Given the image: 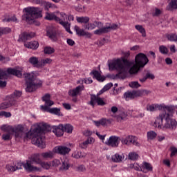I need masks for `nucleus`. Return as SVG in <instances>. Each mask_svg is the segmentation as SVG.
Here are the masks:
<instances>
[{
  "instance_id": "obj_1",
  "label": "nucleus",
  "mask_w": 177,
  "mask_h": 177,
  "mask_svg": "<svg viewBox=\"0 0 177 177\" xmlns=\"http://www.w3.org/2000/svg\"><path fill=\"white\" fill-rule=\"evenodd\" d=\"M50 131H52L56 136H63L64 133V125L60 124L58 126H53L50 128V126L46 123H39L33 130H30L26 134V136L32 139V145H35V146H37L40 149H45V142H44L42 137H41V134L44 133V132H49Z\"/></svg>"
},
{
  "instance_id": "obj_2",
  "label": "nucleus",
  "mask_w": 177,
  "mask_h": 177,
  "mask_svg": "<svg viewBox=\"0 0 177 177\" xmlns=\"http://www.w3.org/2000/svg\"><path fill=\"white\" fill-rule=\"evenodd\" d=\"M1 129L2 131H8V133H5L2 136L3 140H10L12 139L11 135H14L16 139H21L23 138H24V139H32L27 137V133L30 131L24 133V127L21 124L15 127L2 126Z\"/></svg>"
},
{
  "instance_id": "obj_3",
  "label": "nucleus",
  "mask_w": 177,
  "mask_h": 177,
  "mask_svg": "<svg viewBox=\"0 0 177 177\" xmlns=\"http://www.w3.org/2000/svg\"><path fill=\"white\" fill-rule=\"evenodd\" d=\"M176 125V120L170 118L169 113L166 112L160 113L153 123V127L159 129H175Z\"/></svg>"
},
{
  "instance_id": "obj_4",
  "label": "nucleus",
  "mask_w": 177,
  "mask_h": 177,
  "mask_svg": "<svg viewBox=\"0 0 177 177\" xmlns=\"http://www.w3.org/2000/svg\"><path fill=\"white\" fill-rule=\"evenodd\" d=\"M107 26L103 27V24L100 21H95L93 23L88 24L84 26L86 30H95L96 27L99 29L95 30L93 32L95 35H102V34H107L110 31L118 30V24H106Z\"/></svg>"
},
{
  "instance_id": "obj_5",
  "label": "nucleus",
  "mask_w": 177,
  "mask_h": 177,
  "mask_svg": "<svg viewBox=\"0 0 177 177\" xmlns=\"http://www.w3.org/2000/svg\"><path fill=\"white\" fill-rule=\"evenodd\" d=\"M127 66L122 64V62L120 59L114 60L113 62L109 64V70H118L119 73L116 75H108L109 78L112 80H125L128 75V71Z\"/></svg>"
},
{
  "instance_id": "obj_6",
  "label": "nucleus",
  "mask_w": 177,
  "mask_h": 177,
  "mask_svg": "<svg viewBox=\"0 0 177 177\" xmlns=\"http://www.w3.org/2000/svg\"><path fill=\"white\" fill-rule=\"evenodd\" d=\"M24 15H22V20L26 21L28 24H32L35 21V19L42 17V11L39 8L28 7L23 10Z\"/></svg>"
},
{
  "instance_id": "obj_7",
  "label": "nucleus",
  "mask_w": 177,
  "mask_h": 177,
  "mask_svg": "<svg viewBox=\"0 0 177 177\" xmlns=\"http://www.w3.org/2000/svg\"><path fill=\"white\" fill-rule=\"evenodd\" d=\"M24 76L26 82V92H34L36 89L41 87L42 82L37 80V76L34 73H24Z\"/></svg>"
},
{
  "instance_id": "obj_8",
  "label": "nucleus",
  "mask_w": 177,
  "mask_h": 177,
  "mask_svg": "<svg viewBox=\"0 0 177 177\" xmlns=\"http://www.w3.org/2000/svg\"><path fill=\"white\" fill-rule=\"evenodd\" d=\"M136 64H134L129 70L130 74H136L139 70H140V67H144L149 63V59L146 56V55L143 53H139L136 56Z\"/></svg>"
},
{
  "instance_id": "obj_9",
  "label": "nucleus",
  "mask_w": 177,
  "mask_h": 177,
  "mask_svg": "<svg viewBox=\"0 0 177 177\" xmlns=\"http://www.w3.org/2000/svg\"><path fill=\"white\" fill-rule=\"evenodd\" d=\"M120 142L122 145H126L127 146H131L134 145V146H138L139 143L136 139V137L133 136H127L126 137H122L120 138Z\"/></svg>"
},
{
  "instance_id": "obj_10",
  "label": "nucleus",
  "mask_w": 177,
  "mask_h": 177,
  "mask_svg": "<svg viewBox=\"0 0 177 177\" xmlns=\"http://www.w3.org/2000/svg\"><path fill=\"white\" fill-rule=\"evenodd\" d=\"M41 100L44 102V105L41 106V110L44 111V110H48L49 107H51V106H53L55 104V102L52 100H50V94L46 93L42 97Z\"/></svg>"
},
{
  "instance_id": "obj_11",
  "label": "nucleus",
  "mask_w": 177,
  "mask_h": 177,
  "mask_svg": "<svg viewBox=\"0 0 177 177\" xmlns=\"http://www.w3.org/2000/svg\"><path fill=\"white\" fill-rule=\"evenodd\" d=\"M97 104L98 106H106V102H104L99 95H91V101L88 102V104L95 107V104Z\"/></svg>"
},
{
  "instance_id": "obj_12",
  "label": "nucleus",
  "mask_w": 177,
  "mask_h": 177,
  "mask_svg": "<svg viewBox=\"0 0 177 177\" xmlns=\"http://www.w3.org/2000/svg\"><path fill=\"white\" fill-rule=\"evenodd\" d=\"M120 140H121L120 137L112 136L109 137L106 142H105V145H106V146H109L110 147H118Z\"/></svg>"
},
{
  "instance_id": "obj_13",
  "label": "nucleus",
  "mask_w": 177,
  "mask_h": 177,
  "mask_svg": "<svg viewBox=\"0 0 177 177\" xmlns=\"http://www.w3.org/2000/svg\"><path fill=\"white\" fill-rule=\"evenodd\" d=\"M34 163L30 160H27L25 163H20L19 165L24 167V169L27 171V172H34L35 171H39V167H35L32 165Z\"/></svg>"
},
{
  "instance_id": "obj_14",
  "label": "nucleus",
  "mask_w": 177,
  "mask_h": 177,
  "mask_svg": "<svg viewBox=\"0 0 177 177\" xmlns=\"http://www.w3.org/2000/svg\"><path fill=\"white\" fill-rule=\"evenodd\" d=\"M47 37L52 39V41H56L57 40V32L56 29L53 27L47 28Z\"/></svg>"
},
{
  "instance_id": "obj_15",
  "label": "nucleus",
  "mask_w": 177,
  "mask_h": 177,
  "mask_svg": "<svg viewBox=\"0 0 177 177\" xmlns=\"http://www.w3.org/2000/svg\"><path fill=\"white\" fill-rule=\"evenodd\" d=\"M55 151L58 154L66 156V154H68L71 151V149L66 146H58L55 147Z\"/></svg>"
},
{
  "instance_id": "obj_16",
  "label": "nucleus",
  "mask_w": 177,
  "mask_h": 177,
  "mask_svg": "<svg viewBox=\"0 0 177 177\" xmlns=\"http://www.w3.org/2000/svg\"><path fill=\"white\" fill-rule=\"evenodd\" d=\"M82 91H84V86H82V85L78 86L75 88L69 90L68 95H69V96H71L72 97H77V96L78 95H80V93H81V92H82Z\"/></svg>"
},
{
  "instance_id": "obj_17",
  "label": "nucleus",
  "mask_w": 177,
  "mask_h": 177,
  "mask_svg": "<svg viewBox=\"0 0 177 177\" xmlns=\"http://www.w3.org/2000/svg\"><path fill=\"white\" fill-rule=\"evenodd\" d=\"M133 93L135 97H142V96H147V95L151 93V91L146 89L133 91Z\"/></svg>"
},
{
  "instance_id": "obj_18",
  "label": "nucleus",
  "mask_w": 177,
  "mask_h": 177,
  "mask_svg": "<svg viewBox=\"0 0 177 177\" xmlns=\"http://www.w3.org/2000/svg\"><path fill=\"white\" fill-rule=\"evenodd\" d=\"M123 57H122L121 62L123 66H127V67H131L132 66V62L128 61V57L131 55L129 51L122 53Z\"/></svg>"
},
{
  "instance_id": "obj_19",
  "label": "nucleus",
  "mask_w": 177,
  "mask_h": 177,
  "mask_svg": "<svg viewBox=\"0 0 177 177\" xmlns=\"http://www.w3.org/2000/svg\"><path fill=\"white\" fill-rule=\"evenodd\" d=\"M176 109H177V105H170V106H166V105H160L159 106V110H161L162 113H172Z\"/></svg>"
},
{
  "instance_id": "obj_20",
  "label": "nucleus",
  "mask_w": 177,
  "mask_h": 177,
  "mask_svg": "<svg viewBox=\"0 0 177 177\" xmlns=\"http://www.w3.org/2000/svg\"><path fill=\"white\" fill-rule=\"evenodd\" d=\"M12 106H15V101L8 98V101L0 104V110H6V109H9V107H12Z\"/></svg>"
},
{
  "instance_id": "obj_21",
  "label": "nucleus",
  "mask_w": 177,
  "mask_h": 177,
  "mask_svg": "<svg viewBox=\"0 0 177 177\" xmlns=\"http://www.w3.org/2000/svg\"><path fill=\"white\" fill-rule=\"evenodd\" d=\"M95 143V139L92 137H88L87 140L80 144V149H86L88 145H93Z\"/></svg>"
},
{
  "instance_id": "obj_22",
  "label": "nucleus",
  "mask_w": 177,
  "mask_h": 177,
  "mask_svg": "<svg viewBox=\"0 0 177 177\" xmlns=\"http://www.w3.org/2000/svg\"><path fill=\"white\" fill-rule=\"evenodd\" d=\"M90 74L91 75H93V78H95V80L100 82H103V81L106 80V77L102 76L100 73H99L97 71H93Z\"/></svg>"
},
{
  "instance_id": "obj_23",
  "label": "nucleus",
  "mask_w": 177,
  "mask_h": 177,
  "mask_svg": "<svg viewBox=\"0 0 177 177\" xmlns=\"http://www.w3.org/2000/svg\"><path fill=\"white\" fill-rule=\"evenodd\" d=\"M45 19L46 20L50 21L55 20V21H57V23H59V21H60V17L56 16L55 12L46 13Z\"/></svg>"
},
{
  "instance_id": "obj_24",
  "label": "nucleus",
  "mask_w": 177,
  "mask_h": 177,
  "mask_svg": "<svg viewBox=\"0 0 177 177\" xmlns=\"http://www.w3.org/2000/svg\"><path fill=\"white\" fill-rule=\"evenodd\" d=\"M8 74H11L12 75H15L16 77H18V78H21L23 73H21V71L15 69V68H8L7 70Z\"/></svg>"
},
{
  "instance_id": "obj_25",
  "label": "nucleus",
  "mask_w": 177,
  "mask_h": 177,
  "mask_svg": "<svg viewBox=\"0 0 177 177\" xmlns=\"http://www.w3.org/2000/svg\"><path fill=\"white\" fill-rule=\"evenodd\" d=\"M29 160L32 162L33 164H37L39 165V164H41V162L42 161L41 160V155H39V153H35L32 155Z\"/></svg>"
},
{
  "instance_id": "obj_26",
  "label": "nucleus",
  "mask_w": 177,
  "mask_h": 177,
  "mask_svg": "<svg viewBox=\"0 0 177 177\" xmlns=\"http://www.w3.org/2000/svg\"><path fill=\"white\" fill-rule=\"evenodd\" d=\"M21 95H22L21 91H15L10 97H8V98L14 101V104L15 105L18 98L20 97Z\"/></svg>"
},
{
  "instance_id": "obj_27",
  "label": "nucleus",
  "mask_w": 177,
  "mask_h": 177,
  "mask_svg": "<svg viewBox=\"0 0 177 177\" xmlns=\"http://www.w3.org/2000/svg\"><path fill=\"white\" fill-rule=\"evenodd\" d=\"M24 46L26 48H28V49H37L38 46H39V44L37 41H33L25 43Z\"/></svg>"
},
{
  "instance_id": "obj_28",
  "label": "nucleus",
  "mask_w": 177,
  "mask_h": 177,
  "mask_svg": "<svg viewBox=\"0 0 177 177\" xmlns=\"http://www.w3.org/2000/svg\"><path fill=\"white\" fill-rule=\"evenodd\" d=\"M146 169L147 171H153V167H151V165L150 163L144 162L142 163V165L140 167V171L146 174Z\"/></svg>"
},
{
  "instance_id": "obj_29",
  "label": "nucleus",
  "mask_w": 177,
  "mask_h": 177,
  "mask_svg": "<svg viewBox=\"0 0 177 177\" xmlns=\"http://www.w3.org/2000/svg\"><path fill=\"white\" fill-rule=\"evenodd\" d=\"M28 62L30 64H32L33 67H37V68H39V60L38 59V57H30L28 59Z\"/></svg>"
},
{
  "instance_id": "obj_30",
  "label": "nucleus",
  "mask_w": 177,
  "mask_h": 177,
  "mask_svg": "<svg viewBox=\"0 0 177 177\" xmlns=\"http://www.w3.org/2000/svg\"><path fill=\"white\" fill-rule=\"evenodd\" d=\"M58 23L60 24L61 26H63L67 32H69V34H73V32H71V30H70V26H71V24H69L68 22L63 21H62V19H59Z\"/></svg>"
},
{
  "instance_id": "obj_31",
  "label": "nucleus",
  "mask_w": 177,
  "mask_h": 177,
  "mask_svg": "<svg viewBox=\"0 0 177 177\" xmlns=\"http://www.w3.org/2000/svg\"><path fill=\"white\" fill-rule=\"evenodd\" d=\"M50 63H52V59L50 58H46V59H42L39 61V68L40 67H45V66H46V64H50Z\"/></svg>"
},
{
  "instance_id": "obj_32",
  "label": "nucleus",
  "mask_w": 177,
  "mask_h": 177,
  "mask_svg": "<svg viewBox=\"0 0 177 177\" xmlns=\"http://www.w3.org/2000/svg\"><path fill=\"white\" fill-rule=\"evenodd\" d=\"M72 156L73 158H85L86 157V153L82 152V151H75L73 154Z\"/></svg>"
},
{
  "instance_id": "obj_33",
  "label": "nucleus",
  "mask_w": 177,
  "mask_h": 177,
  "mask_svg": "<svg viewBox=\"0 0 177 177\" xmlns=\"http://www.w3.org/2000/svg\"><path fill=\"white\" fill-rule=\"evenodd\" d=\"M6 168L8 171V172H15V171H17V169H21V165H20V164H18L17 166L15 167L7 165Z\"/></svg>"
},
{
  "instance_id": "obj_34",
  "label": "nucleus",
  "mask_w": 177,
  "mask_h": 177,
  "mask_svg": "<svg viewBox=\"0 0 177 177\" xmlns=\"http://www.w3.org/2000/svg\"><path fill=\"white\" fill-rule=\"evenodd\" d=\"M73 129H74V127L70 124L64 125V132H66V133H73Z\"/></svg>"
},
{
  "instance_id": "obj_35",
  "label": "nucleus",
  "mask_w": 177,
  "mask_h": 177,
  "mask_svg": "<svg viewBox=\"0 0 177 177\" xmlns=\"http://www.w3.org/2000/svg\"><path fill=\"white\" fill-rule=\"evenodd\" d=\"M44 111H48V113H51V114H55L56 115H60V109L57 108H50L48 109L44 110Z\"/></svg>"
},
{
  "instance_id": "obj_36",
  "label": "nucleus",
  "mask_w": 177,
  "mask_h": 177,
  "mask_svg": "<svg viewBox=\"0 0 177 177\" xmlns=\"http://www.w3.org/2000/svg\"><path fill=\"white\" fill-rule=\"evenodd\" d=\"M124 98L126 100H132L135 99V95L133 94V91H127L124 95Z\"/></svg>"
},
{
  "instance_id": "obj_37",
  "label": "nucleus",
  "mask_w": 177,
  "mask_h": 177,
  "mask_svg": "<svg viewBox=\"0 0 177 177\" xmlns=\"http://www.w3.org/2000/svg\"><path fill=\"white\" fill-rule=\"evenodd\" d=\"M76 20L77 23H84V24L89 23V17H77Z\"/></svg>"
},
{
  "instance_id": "obj_38",
  "label": "nucleus",
  "mask_w": 177,
  "mask_h": 177,
  "mask_svg": "<svg viewBox=\"0 0 177 177\" xmlns=\"http://www.w3.org/2000/svg\"><path fill=\"white\" fill-rule=\"evenodd\" d=\"M161 105L158 104H151V105H147V111H157V109L160 110V106Z\"/></svg>"
},
{
  "instance_id": "obj_39",
  "label": "nucleus",
  "mask_w": 177,
  "mask_h": 177,
  "mask_svg": "<svg viewBox=\"0 0 177 177\" xmlns=\"http://www.w3.org/2000/svg\"><path fill=\"white\" fill-rule=\"evenodd\" d=\"M135 28L142 34V37H146V30L142 25H136Z\"/></svg>"
},
{
  "instance_id": "obj_40",
  "label": "nucleus",
  "mask_w": 177,
  "mask_h": 177,
  "mask_svg": "<svg viewBox=\"0 0 177 177\" xmlns=\"http://www.w3.org/2000/svg\"><path fill=\"white\" fill-rule=\"evenodd\" d=\"M169 10H172V9H177V0H171L167 6Z\"/></svg>"
},
{
  "instance_id": "obj_41",
  "label": "nucleus",
  "mask_w": 177,
  "mask_h": 177,
  "mask_svg": "<svg viewBox=\"0 0 177 177\" xmlns=\"http://www.w3.org/2000/svg\"><path fill=\"white\" fill-rule=\"evenodd\" d=\"M112 161L114 162H121L122 161V156L115 153L112 156Z\"/></svg>"
},
{
  "instance_id": "obj_42",
  "label": "nucleus",
  "mask_w": 177,
  "mask_h": 177,
  "mask_svg": "<svg viewBox=\"0 0 177 177\" xmlns=\"http://www.w3.org/2000/svg\"><path fill=\"white\" fill-rule=\"evenodd\" d=\"M129 160H131V161H135V160H138L139 158V155L135 152H131L128 155Z\"/></svg>"
},
{
  "instance_id": "obj_43",
  "label": "nucleus",
  "mask_w": 177,
  "mask_h": 177,
  "mask_svg": "<svg viewBox=\"0 0 177 177\" xmlns=\"http://www.w3.org/2000/svg\"><path fill=\"white\" fill-rule=\"evenodd\" d=\"M113 86V83H108L106 84L104 88L99 92L98 95H102L104 92L109 91Z\"/></svg>"
},
{
  "instance_id": "obj_44",
  "label": "nucleus",
  "mask_w": 177,
  "mask_h": 177,
  "mask_svg": "<svg viewBox=\"0 0 177 177\" xmlns=\"http://www.w3.org/2000/svg\"><path fill=\"white\" fill-rule=\"evenodd\" d=\"M70 168V165H68V160H65L62 161V167H60V169L62 171H67Z\"/></svg>"
},
{
  "instance_id": "obj_45",
  "label": "nucleus",
  "mask_w": 177,
  "mask_h": 177,
  "mask_svg": "<svg viewBox=\"0 0 177 177\" xmlns=\"http://www.w3.org/2000/svg\"><path fill=\"white\" fill-rule=\"evenodd\" d=\"M159 52H160L162 55H168L169 50H168V48H167L165 46L162 45L159 46Z\"/></svg>"
},
{
  "instance_id": "obj_46",
  "label": "nucleus",
  "mask_w": 177,
  "mask_h": 177,
  "mask_svg": "<svg viewBox=\"0 0 177 177\" xmlns=\"http://www.w3.org/2000/svg\"><path fill=\"white\" fill-rule=\"evenodd\" d=\"M12 32V29L10 28H0V37L5 34H9V32Z\"/></svg>"
},
{
  "instance_id": "obj_47",
  "label": "nucleus",
  "mask_w": 177,
  "mask_h": 177,
  "mask_svg": "<svg viewBox=\"0 0 177 177\" xmlns=\"http://www.w3.org/2000/svg\"><path fill=\"white\" fill-rule=\"evenodd\" d=\"M44 52L45 55H52V53H55V48L47 46L44 48Z\"/></svg>"
},
{
  "instance_id": "obj_48",
  "label": "nucleus",
  "mask_w": 177,
  "mask_h": 177,
  "mask_svg": "<svg viewBox=\"0 0 177 177\" xmlns=\"http://www.w3.org/2000/svg\"><path fill=\"white\" fill-rule=\"evenodd\" d=\"M157 137V133L155 131H151L147 132V138L149 140H153Z\"/></svg>"
},
{
  "instance_id": "obj_49",
  "label": "nucleus",
  "mask_w": 177,
  "mask_h": 177,
  "mask_svg": "<svg viewBox=\"0 0 177 177\" xmlns=\"http://www.w3.org/2000/svg\"><path fill=\"white\" fill-rule=\"evenodd\" d=\"M3 21L6 22V23H10V21H12L13 23H19V20L16 17V16H12L10 18L8 19H4Z\"/></svg>"
},
{
  "instance_id": "obj_50",
  "label": "nucleus",
  "mask_w": 177,
  "mask_h": 177,
  "mask_svg": "<svg viewBox=\"0 0 177 177\" xmlns=\"http://www.w3.org/2000/svg\"><path fill=\"white\" fill-rule=\"evenodd\" d=\"M167 38L169 41L177 42V35L176 34L172 33V34L167 35Z\"/></svg>"
},
{
  "instance_id": "obj_51",
  "label": "nucleus",
  "mask_w": 177,
  "mask_h": 177,
  "mask_svg": "<svg viewBox=\"0 0 177 177\" xmlns=\"http://www.w3.org/2000/svg\"><path fill=\"white\" fill-rule=\"evenodd\" d=\"M27 41V35L26 32H24L19 35V38L18 39V42H26Z\"/></svg>"
},
{
  "instance_id": "obj_52",
  "label": "nucleus",
  "mask_w": 177,
  "mask_h": 177,
  "mask_svg": "<svg viewBox=\"0 0 177 177\" xmlns=\"http://www.w3.org/2000/svg\"><path fill=\"white\" fill-rule=\"evenodd\" d=\"M129 86L134 89H138V88H140L141 85L138 82H131L129 84Z\"/></svg>"
},
{
  "instance_id": "obj_53",
  "label": "nucleus",
  "mask_w": 177,
  "mask_h": 177,
  "mask_svg": "<svg viewBox=\"0 0 177 177\" xmlns=\"http://www.w3.org/2000/svg\"><path fill=\"white\" fill-rule=\"evenodd\" d=\"M75 30L76 31V33L77 35H80V37H84V34L85 32V30L80 28L79 26H75Z\"/></svg>"
},
{
  "instance_id": "obj_54",
  "label": "nucleus",
  "mask_w": 177,
  "mask_h": 177,
  "mask_svg": "<svg viewBox=\"0 0 177 177\" xmlns=\"http://www.w3.org/2000/svg\"><path fill=\"white\" fill-rule=\"evenodd\" d=\"M43 158H52L53 157V152L48 151L41 153Z\"/></svg>"
},
{
  "instance_id": "obj_55",
  "label": "nucleus",
  "mask_w": 177,
  "mask_h": 177,
  "mask_svg": "<svg viewBox=\"0 0 177 177\" xmlns=\"http://www.w3.org/2000/svg\"><path fill=\"white\" fill-rule=\"evenodd\" d=\"M39 165H41L44 169H49L50 168V165L48 162H42V160Z\"/></svg>"
},
{
  "instance_id": "obj_56",
  "label": "nucleus",
  "mask_w": 177,
  "mask_h": 177,
  "mask_svg": "<svg viewBox=\"0 0 177 177\" xmlns=\"http://www.w3.org/2000/svg\"><path fill=\"white\" fill-rule=\"evenodd\" d=\"M0 115L1 117H6L8 118L9 117H12V113H10V112L1 111L0 112Z\"/></svg>"
},
{
  "instance_id": "obj_57",
  "label": "nucleus",
  "mask_w": 177,
  "mask_h": 177,
  "mask_svg": "<svg viewBox=\"0 0 177 177\" xmlns=\"http://www.w3.org/2000/svg\"><path fill=\"white\" fill-rule=\"evenodd\" d=\"M51 165L52 167H59V165H60V160L55 159L52 161Z\"/></svg>"
},
{
  "instance_id": "obj_58",
  "label": "nucleus",
  "mask_w": 177,
  "mask_h": 177,
  "mask_svg": "<svg viewBox=\"0 0 177 177\" xmlns=\"http://www.w3.org/2000/svg\"><path fill=\"white\" fill-rule=\"evenodd\" d=\"M59 15L60 17L59 19L61 20V21H66V18L67 17V15H66V13L59 12Z\"/></svg>"
},
{
  "instance_id": "obj_59",
  "label": "nucleus",
  "mask_w": 177,
  "mask_h": 177,
  "mask_svg": "<svg viewBox=\"0 0 177 177\" xmlns=\"http://www.w3.org/2000/svg\"><path fill=\"white\" fill-rule=\"evenodd\" d=\"M35 37V33L34 32H30L28 33L26 32V39L28 41L29 39H31V38H34Z\"/></svg>"
},
{
  "instance_id": "obj_60",
  "label": "nucleus",
  "mask_w": 177,
  "mask_h": 177,
  "mask_svg": "<svg viewBox=\"0 0 177 177\" xmlns=\"http://www.w3.org/2000/svg\"><path fill=\"white\" fill-rule=\"evenodd\" d=\"M43 5L44 6L45 10H49L50 9V3L44 1L43 2Z\"/></svg>"
},
{
  "instance_id": "obj_61",
  "label": "nucleus",
  "mask_w": 177,
  "mask_h": 177,
  "mask_svg": "<svg viewBox=\"0 0 177 177\" xmlns=\"http://www.w3.org/2000/svg\"><path fill=\"white\" fill-rule=\"evenodd\" d=\"M145 75L147 76V80H154V78H156V76H154V75L150 72L147 73Z\"/></svg>"
},
{
  "instance_id": "obj_62",
  "label": "nucleus",
  "mask_w": 177,
  "mask_h": 177,
  "mask_svg": "<svg viewBox=\"0 0 177 177\" xmlns=\"http://www.w3.org/2000/svg\"><path fill=\"white\" fill-rule=\"evenodd\" d=\"M162 13V11L158 8H155V12L153 13V16H160Z\"/></svg>"
},
{
  "instance_id": "obj_63",
  "label": "nucleus",
  "mask_w": 177,
  "mask_h": 177,
  "mask_svg": "<svg viewBox=\"0 0 177 177\" xmlns=\"http://www.w3.org/2000/svg\"><path fill=\"white\" fill-rule=\"evenodd\" d=\"M77 169L80 172H84V171L86 170V169L85 168V166L84 165H81L79 167H77Z\"/></svg>"
},
{
  "instance_id": "obj_64",
  "label": "nucleus",
  "mask_w": 177,
  "mask_h": 177,
  "mask_svg": "<svg viewBox=\"0 0 177 177\" xmlns=\"http://www.w3.org/2000/svg\"><path fill=\"white\" fill-rule=\"evenodd\" d=\"M171 157H174L177 153V149L175 147L171 148Z\"/></svg>"
}]
</instances>
